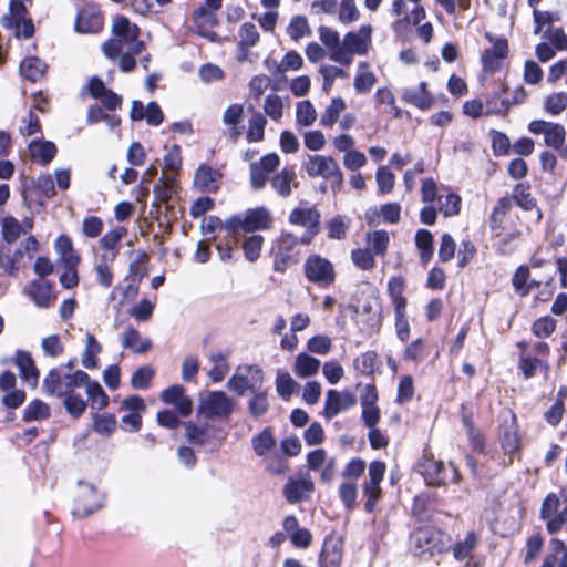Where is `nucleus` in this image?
Here are the masks:
<instances>
[{"mask_svg":"<svg viewBox=\"0 0 567 567\" xmlns=\"http://www.w3.org/2000/svg\"><path fill=\"white\" fill-rule=\"evenodd\" d=\"M113 38L102 44L103 53L111 60L116 59L123 49L133 47V52L141 53L144 49L143 41L138 40L140 29L131 23L126 17L118 16L113 20Z\"/></svg>","mask_w":567,"mask_h":567,"instance_id":"nucleus-1","label":"nucleus"},{"mask_svg":"<svg viewBox=\"0 0 567 567\" xmlns=\"http://www.w3.org/2000/svg\"><path fill=\"white\" fill-rule=\"evenodd\" d=\"M449 542L450 537L447 534L426 526L411 534L409 548L414 556H423L425 554L445 550L449 546Z\"/></svg>","mask_w":567,"mask_h":567,"instance_id":"nucleus-2","label":"nucleus"},{"mask_svg":"<svg viewBox=\"0 0 567 567\" xmlns=\"http://www.w3.org/2000/svg\"><path fill=\"white\" fill-rule=\"evenodd\" d=\"M265 374L257 364H239L233 375L228 379L227 389L238 396H244L247 392H255L262 388Z\"/></svg>","mask_w":567,"mask_h":567,"instance_id":"nucleus-3","label":"nucleus"},{"mask_svg":"<svg viewBox=\"0 0 567 567\" xmlns=\"http://www.w3.org/2000/svg\"><path fill=\"white\" fill-rule=\"evenodd\" d=\"M87 381V373L78 370L72 374H63L58 369H51L42 381V389L47 395L64 398L75 388Z\"/></svg>","mask_w":567,"mask_h":567,"instance_id":"nucleus-4","label":"nucleus"},{"mask_svg":"<svg viewBox=\"0 0 567 567\" xmlns=\"http://www.w3.org/2000/svg\"><path fill=\"white\" fill-rule=\"evenodd\" d=\"M372 45L371 25H361L357 31H350L343 35L339 64L349 66L354 55L368 54Z\"/></svg>","mask_w":567,"mask_h":567,"instance_id":"nucleus-5","label":"nucleus"},{"mask_svg":"<svg viewBox=\"0 0 567 567\" xmlns=\"http://www.w3.org/2000/svg\"><path fill=\"white\" fill-rule=\"evenodd\" d=\"M235 405V400L224 391H209L199 399L198 414L207 420H227Z\"/></svg>","mask_w":567,"mask_h":567,"instance_id":"nucleus-6","label":"nucleus"},{"mask_svg":"<svg viewBox=\"0 0 567 567\" xmlns=\"http://www.w3.org/2000/svg\"><path fill=\"white\" fill-rule=\"evenodd\" d=\"M303 167L310 177H322L330 181L333 189H339L342 186V172L337 161L331 156L309 155Z\"/></svg>","mask_w":567,"mask_h":567,"instance_id":"nucleus-7","label":"nucleus"},{"mask_svg":"<svg viewBox=\"0 0 567 567\" xmlns=\"http://www.w3.org/2000/svg\"><path fill=\"white\" fill-rule=\"evenodd\" d=\"M303 274L308 281L319 286L329 287L336 281V269L327 258L312 254L303 264Z\"/></svg>","mask_w":567,"mask_h":567,"instance_id":"nucleus-8","label":"nucleus"},{"mask_svg":"<svg viewBox=\"0 0 567 567\" xmlns=\"http://www.w3.org/2000/svg\"><path fill=\"white\" fill-rule=\"evenodd\" d=\"M321 214L316 207H296L293 208L288 220L291 225L301 226L305 233L301 236V244L309 245L320 231Z\"/></svg>","mask_w":567,"mask_h":567,"instance_id":"nucleus-9","label":"nucleus"},{"mask_svg":"<svg viewBox=\"0 0 567 567\" xmlns=\"http://www.w3.org/2000/svg\"><path fill=\"white\" fill-rule=\"evenodd\" d=\"M484 37L492 47L482 52V65L485 72L495 73L502 68L503 60H505L509 53L508 42L506 38L495 35L492 32H485Z\"/></svg>","mask_w":567,"mask_h":567,"instance_id":"nucleus-10","label":"nucleus"},{"mask_svg":"<svg viewBox=\"0 0 567 567\" xmlns=\"http://www.w3.org/2000/svg\"><path fill=\"white\" fill-rule=\"evenodd\" d=\"M103 495L91 484L80 483L72 514L85 517L103 507Z\"/></svg>","mask_w":567,"mask_h":567,"instance_id":"nucleus-11","label":"nucleus"},{"mask_svg":"<svg viewBox=\"0 0 567 567\" xmlns=\"http://www.w3.org/2000/svg\"><path fill=\"white\" fill-rule=\"evenodd\" d=\"M385 474V464L381 461H373L368 468L369 478L364 483L363 494L367 497L364 508L371 513L374 511L378 501L381 497L380 483L383 481Z\"/></svg>","mask_w":567,"mask_h":567,"instance_id":"nucleus-12","label":"nucleus"},{"mask_svg":"<svg viewBox=\"0 0 567 567\" xmlns=\"http://www.w3.org/2000/svg\"><path fill=\"white\" fill-rule=\"evenodd\" d=\"M423 476L429 485H442L447 482L457 483L461 475L452 464L447 466L442 461L426 460L422 465Z\"/></svg>","mask_w":567,"mask_h":567,"instance_id":"nucleus-13","label":"nucleus"},{"mask_svg":"<svg viewBox=\"0 0 567 567\" xmlns=\"http://www.w3.org/2000/svg\"><path fill=\"white\" fill-rule=\"evenodd\" d=\"M528 131L533 134H543L545 144L554 150H560L566 142V130L559 123L534 120L529 122Z\"/></svg>","mask_w":567,"mask_h":567,"instance_id":"nucleus-14","label":"nucleus"},{"mask_svg":"<svg viewBox=\"0 0 567 567\" xmlns=\"http://www.w3.org/2000/svg\"><path fill=\"white\" fill-rule=\"evenodd\" d=\"M280 163V158L276 153L262 156L258 162L250 164V184L256 190L261 189L268 182V175L272 173Z\"/></svg>","mask_w":567,"mask_h":567,"instance_id":"nucleus-15","label":"nucleus"},{"mask_svg":"<svg viewBox=\"0 0 567 567\" xmlns=\"http://www.w3.org/2000/svg\"><path fill=\"white\" fill-rule=\"evenodd\" d=\"M354 404L355 399L349 391L329 390L326 394L323 414L327 419H332Z\"/></svg>","mask_w":567,"mask_h":567,"instance_id":"nucleus-16","label":"nucleus"},{"mask_svg":"<svg viewBox=\"0 0 567 567\" xmlns=\"http://www.w3.org/2000/svg\"><path fill=\"white\" fill-rule=\"evenodd\" d=\"M14 364L19 370L22 381L31 389H35L39 384L40 372L30 352L18 350L14 355Z\"/></svg>","mask_w":567,"mask_h":567,"instance_id":"nucleus-17","label":"nucleus"},{"mask_svg":"<svg viewBox=\"0 0 567 567\" xmlns=\"http://www.w3.org/2000/svg\"><path fill=\"white\" fill-rule=\"evenodd\" d=\"M282 528L290 538L293 547L306 549L312 543V535L309 529L300 527L295 515H288L282 520Z\"/></svg>","mask_w":567,"mask_h":567,"instance_id":"nucleus-18","label":"nucleus"},{"mask_svg":"<svg viewBox=\"0 0 567 567\" xmlns=\"http://www.w3.org/2000/svg\"><path fill=\"white\" fill-rule=\"evenodd\" d=\"M315 489V484L310 476L300 478H289L284 486V495L287 502L296 504L302 499L309 498Z\"/></svg>","mask_w":567,"mask_h":567,"instance_id":"nucleus-19","label":"nucleus"},{"mask_svg":"<svg viewBox=\"0 0 567 567\" xmlns=\"http://www.w3.org/2000/svg\"><path fill=\"white\" fill-rule=\"evenodd\" d=\"M342 555V539L334 536L326 537L319 558L320 567H340Z\"/></svg>","mask_w":567,"mask_h":567,"instance_id":"nucleus-20","label":"nucleus"},{"mask_svg":"<svg viewBox=\"0 0 567 567\" xmlns=\"http://www.w3.org/2000/svg\"><path fill=\"white\" fill-rule=\"evenodd\" d=\"M27 293L39 308H50L55 301V296L52 291V284L44 279H35L31 281L27 289Z\"/></svg>","mask_w":567,"mask_h":567,"instance_id":"nucleus-21","label":"nucleus"},{"mask_svg":"<svg viewBox=\"0 0 567 567\" xmlns=\"http://www.w3.org/2000/svg\"><path fill=\"white\" fill-rule=\"evenodd\" d=\"M126 235L127 229L122 226L115 227L114 229L105 233L99 240L101 249L104 250V254L101 257H104V260L113 262L118 255L121 240Z\"/></svg>","mask_w":567,"mask_h":567,"instance_id":"nucleus-22","label":"nucleus"},{"mask_svg":"<svg viewBox=\"0 0 567 567\" xmlns=\"http://www.w3.org/2000/svg\"><path fill=\"white\" fill-rule=\"evenodd\" d=\"M102 24L99 9L94 6H86L78 13L75 29L81 33H95L101 30Z\"/></svg>","mask_w":567,"mask_h":567,"instance_id":"nucleus-23","label":"nucleus"},{"mask_svg":"<svg viewBox=\"0 0 567 567\" xmlns=\"http://www.w3.org/2000/svg\"><path fill=\"white\" fill-rule=\"evenodd\" d=\"M402 100L420 110H429L434 103V99L427 91V84L424 81H422L416 87L404 89Z\"/></svg>","mask_w":567,"mask_h":567,"instance_id":"nucleus-24","label":"nucleus"},{"mask_svg":"<svg viewBox=\"0 0 567 567\" xmlns=\"http://www.w3.org/2000/svg\"><path fill=\"white\" fill-rule=\"evenodd\" d=\"M245 231L251 233L256 230H265L271 227L272 218L269 209L266 207H257L248 209L244 214Z\"/></svg>","mask_w":567,"mask_h":567,"instance_id":"nucleus-25","label":"nucleus"},{"mask_svg":"<svg viewBox=\"0 0 567 567\" xmlns=\"http://www.w3.org/2000/svg\"><path fill=\"white\" fill-rule=\"evenodd\" d=\"M121 343L124 349H130L135 354L145 353L153 347L152 340L141 337L140 332L132 326L126 327L122 332Z\"/></svg>","mask_w":567,"mask_h":567,"instance_id":"nucleus-26","label":"nucleus"},{"mask_svg":"<svg viewBox=\"0 0 567 567\" xmlns=\"http://www.w3.org/2000/svg\"><path fill=\"white\" fill-rule=\"evenodd\" d=\"M270 184L279 196L286 198L299 186V181L293 169L284 168L271 178Z\"/></svg>","mask_w":567,"mask_h":567,"instance_id":"nucleus-27","label":"nucleus"},{"mask_svg":"<svg viewBox=\"0 0 567 567\" xmlns=\"http://www.w3.org/2000/svg\"><path fill=\"white\" fill-rule=\"evenodd\" d=\"M228 357V352L219 350L210 351L208 354V361L212 363V368L208 370L207 377L213 383H220L228 374L230 370Z\"/></svg>","mask_w":567,"mask_h":567,"instance_id":"nucleus-28","label":"nucleus"},{"mask_svg":"<svg viewBox=\"0 0 567 567\" xmlns=\"http://www.w3.org/2000/svg\"><path fill=\"white\" fill-rule=\"evenodd\" d=\"M319 40L322 42L328 51V56L331 61L339 63V52H341L342 40H340L339 32L330 27L321 25L318 29Z\"/></svg>","mask_w":567,"mask_h":567,"instance_id":"nucleus-29","label":"nucleus"},{"mask_svg":"<svg viewBox=\"0 0 567 567\" xmlns=\"http://www.w3.org/2000/svg\"><path fill=\"white\" fill-rule=\"evenodd\" d=\"M29 152L33 162L48 165L56 155V146L50 141L33 140L29 144Z\"/></svg>","mask_w":567,"mask_h":567,"instance_id":"nucleus-30","label":"nucleus"},{"mask_svg":"<svg viewBox=\"0 0 567 567\" xmlns=\"http://www.w3.org/2000/svg\"><path fill=\"white\" fill-rule=\"evenodd\" d=\"M220 173L206 164H202L195 173L194 185L203 192L216 190Z\"/></svg>","mask_w":567,"mask_h":567,"instance_id":"nucleus-31","label":"nucleus"},{"mask_svg":"<svg viewBox=\"0 0 567 567\" xmlns=\"http://www.w3.org/2000/svg\"><path fill=\"white\" fill-rule=\"evenodd\" d=\"M54 249L59 254L64 266L76 267L80 262V256L73 248L72 240L66 235H61L54 243Z\"/></svg>","mask_w":567,"mask_h":567,"instance_id":"nucleus-32","label":"nucleus"},{"mask_svg":"<svg viewBox=\"0 0 567 567\" xmlns=\"http://www.w3.org/2000/svg\"><path fill=\"white\" fill-rule=\"evenodd\" d=\"M478 544V536L474 532H467L463 539H460L452 547V554L454 559L472 560V553Z\"/></svg>","mask_w":567,"mask_h":567,"instance_id":"nucleus-33","label":"nucleus"},{"mask_svg":"<svg viewBox=\"0 0 567 567\" xmlns=\"http://www.w3.org/2000/svg\"><path fill=\"white\" fill-rule=\"evenodd\" d=\"M47 72V64L37 56H28L20 63V73L31 82L41 80Z\"/></svg>","mask_w":567,"mask_h":567,"instance_id":"nucleus-34","label":"nucleus"},{"mask_svg":"<svg viewBox=\"0 0 567 567\" xmlns=\"http://www.w3.org/2000/svg\"><path fill=\"white\" fill-rule=\"evenodd\" d=\"M320 361L308 353H299L293 363V372L297 377L306 379L318 373Z\"/></svg>","mask_w":567,"mask_h":567,"instance_id":"nucleus-35","label":"nucleus"},{"mask_svg":"<svg viewBox=\"0 0 567 567\" xmlns=\"http://www.w3.org/2000/svg\"><path fill=\"white\" fill-rule=\"evenodd\" d=\"M102 346L96 338L86 333L85 348L81 354V363L85 369L93 370L97 368V354L101 353Z\"/></svg>","mask_w":567,"mask_h":567,"instance_id":"nucleus-36","label":"nucleus"},{"mask_svg":"<svg viewBox=\"0 0 567 567\" xmlns=\"http://www.w3.org/2000/svg\"><path fill=\"white\" fill-rule=\"evenodd\" d=\"M83 385L85 386L87 400L93 409L103 410L109 405L110 400L107 394L97 381L90 380L89 374L87 381L83 382Z\"/></svg>","mask_w":567,"mask_h":567,"instance_id":"nucleus-37","label":"nucleus"},{"mask_svg":"<svg viewBox=\"0 0 567 567\" xmlns=\"http://www.w3.org/2000/svg\"><path fill=\"white\" fill-rule=\"evenodd\" d=\"M375 401L377 393L374 392V389L372 391H369L368 394L364 398H362L361 401L362 419L364 424L369 429L374 427L380 420V411L375 405Z\"/></svg>","mask_w":567,"mask_h":567,"instance_id":"nucleus-38","label":"nucleus"},{"mask_svg":"<svg viewBox=\"0 0 567 567\" xmlns=\"http://www.w3.org/2000/svg\"><path fill=\"white\" fill-rule=\"evenodd\" d=\"M369 64L367 62H360L358 64V73L354 76L353 86L357 93L365 94L377 83V76L373 72L368 70Z\"/></svg>","mask_w":567,"mask_h":567,"instance_id":"nucleus-39","label":"nucleus"},{"mask_svg":"<svg viewBox=\"0 0 567 567\" xmlns=\"http://www.w3.org/2000/svg\"><path fill=\"white\" fill-rule=\"evenodd\" d=\"M346 110V102L342 97H333L320 117V125L332 127L339 120L340 114Z\"/></svg>","mask_w":567,"mask_h":567,"instance_id":"nucleus-40","label":"nucleus"},{"mask_svg":"<svg viewBox=\"0 0 567 567\" xmlns=\"http://www.w3.org/2000/svg\"><path fill=\"white\" fill-rule=\"evenodd\" d=\"M405 282L402 277H392L388 282V293L393 305V309H403L408 306V300L403 296Z\"/></svg>","mask_w":567,"mask_h":567,"instance_id":"nucleus-41","label":"nucleus"},{"mask_svg":"<svg viewBox=\"0 0 567 567\" xmlns=\"http://www.w3.org/2000/svg\"><path fill=\"white\" fill-rule=\"evenodd\" d=\"M117 426L115 415L111 413H96L93 416V431L102 436H111Z\"/></svg>","mask_w":567,"mask_h":567,"instance_id":"nucleus-42","label":"nucleus"},{"mask_svg":"<svg viewBox=\"0 0 567 567\" xmlns=\"http://www.w3.org/2000/svg\"><path fill=\"white\" fill-rule=\"evenodd\" d=\"M318 118V113L309 100L300 101L296 104V122L300 126H311Z\"/></svg>","mask_w":567,"mask_h":567,"instance_id":"nucleus-43","label":"nucleus"},{"mask_svg":"<svg viewBox=\"0 0 567 567\" xmlns=\"http://www.w3.org/2000/svg\"><path fill=\"white\" fill-rule=\"evenodd\" d=\"M275 384L278 395L286 401L291 398L298 388V383L292 379L290 373L285 370L277 371Z\"/></svg>","mask_w":567,"mask_h":567,"instance_id":"nucleus-44","label":"nucleus"},{"mask_svg":"<svg viewBox=\"0 0 567 567\" xmlns=\"http://www.w3.org/2000/svg\"><path fill=\"white\" fill-rule=\"evenodd\" d=\"M439 212L445 217L455 216L461 209V197L452 192H446L437 196Z\"/></svg>","mask_w":567,"mask_h":567,"instance_id":"nucleus-45","label":"nucleus"},{"mask_svg":"<svg viewBox=\"0 0 567 567\" xmlns=\"http://www.w3.org/2000/svg\"><path fill=\"white\" fill-rule=\"evenodd\" d=\"M248 412L252 417H260L268 412L269 402L266 390H257L251 393V398L247 403Z\"/></svg>","mask_w":567,"mask_h":567,"instance_id":"nucleus-46","label":"nucleus"},{"mask_svg":"<svg viewBox=\"0 0 567 567\" xmlns=\"http://www.w3.org/2000/svg\"><path fill=\"white\" fill-rule=\"evenodd\" d=\"M251 444L255 453L258 456H265L275 447L276 440L272 436L271 430L266 427L259 434L252 436Z\"/></svg>","mask_w":567,"mask_h":567,"instance_id":"nucleus-47","label":"nucleus"},{"mask_svg":"<svg viewBox=\"0 0 567 567\" xmlns=\"http://www.w3.org/2000/svg\"><path fill=\"white\" fill-rule=\"evenodd\" d=\"M415 245L420 250L421 262L426 265L433 256V236L426 229H420L415 234Z\"/></svg>","mask_w":567,"mask_h":567,"instance_id":"nucleus-48","label":"nucleus"},{"mask_svg":"<svg viewBox=\"0 0 567 567\" xmlns=\"http://www.w3.org/2000/svg\"><path fill=\"white\" fill-rule=\"evenodd\" d=\"M543 107L553 116L559 115L567 107V92L559 91L547 95L544 99Z\"/></svg>","mask_w":567,"mask_h":567,"instance_id":"nucleus-49","label":"nucleus"},{"mask_svg":"<svg viewBox=\"0 0 567 567\" xmlns=\"http://www.w3.org/2000/svg\"><path fill=\"white\" fill-rule=\"evenodd\" d=\"M49 416V405L39 399L32 400L23 411V420L25 422L41 421L48 419Z\"/></svg>","mask_w":567,"mask_h":567,"instance_id":"nucleus-50","label":"nucleus"},{"mask_svg":"<svg viewBox=\"0 0 567 567\" xmlns=\"http://www.w3.org/2000/svg\"><path fill=\"white\" fill-rule=\"evenodd\" d=\"M319 72L323 79L322 91L326 93L331 91L336 79H347L349 76L346 70L337 65H322Z\"/></svg>","mask_w":567,"mask_h":567,"instance_id":"nucleus-51","label":"nucleus"},{"mask_svg":"<svg viewBox=\"0 0 567 567\" xmlns=\"http://www.w3.org/2000/svg\"><path fill=\"white\" fill-rule=\"evenodd\" d=\"M389 241V234L385 230H374L367 234L368 246L374 255H385Z\"/></svg>","mask_w":567,"mask_h":567,"instance_id":"nucleus-52","label":"nucleus"},{"mask_svg":"<svg viewBox=\"0 0 567 567\" xmlns=\"http://www.w3.org/2000/svg\"><path fill=\"white\" fill-rule=\"evenodd\" d=\"M267 120L261 113H255L249 120L247 140L250 143L261 142L265 137Z\"/></svg>","mask_w":567,"mask_h":567,"instance_id":"nucleus-53","label":"nucleus"},{"mask_svg":"<svg viewBox=\"0 0 567 567\" xmlns=\"http://www.w3.org/2000/svg\"><path fill=\"white\" fill-rule=\"evenodd\" d=\"M23 231V225L12 216L4 217L1 221V234L6 243H14Z\"/></svg>","mask_w":567,"mask_h":567,"instance_id":"nucleus-54","label":"nucleus"},{"mask_svg":"<svg viewBox=\"0 0 567 567\" xmlns=\"http://www.w3.org/2000/svg\"><path fill=\"white\" fill-rule=\"evenodd\" d=\"M287 33L293 41H298L303 37L310 35L311 29L307 18L303 16L293 17L287 27Z\"/></svg>","mask_w":567,"mask_h":567,"instance_id":"nucleus-55","label":"nucleus"},{"mask_svg":"<svg viewBox=\"0 0 567 567\" xmlns=\"http://www.w3.org/2000/svg\"><path fill=\"white\" fill-rule=\"evenodd\" d=\"M244 116V106L241 104H231L229 105L224 114H223V122L225 125L231 126L230 127V135L231 136H238L240 133L237 131L236 125L241 121Z\"/></svg>","mask_w":567,"mask_h":567,"instance_id":"nucleus-56","label":"nucleus"},{"mask_svg":"<svg viewBox=\"0 0 567 567\" xmlns=\"http://www.w3.org/2000/svg\"><path fill=\"white\" fill-rule=\"evenodd\" d=\"M285 104L282 99L277 94H269L264 102V112L272 121H280L284 116Z\"/></svg>","mask_w":567,"mask_h":567,"instance_id":"nucleus-57","label":"nucleus"},{"mask_svg":"<svg viewBox=\"0 0 567 567\" xmlns=\"http://www.w3.org/2000/svg\"><path fill=\"white\" fill-rule=\"evenodd\" d=\"M354 368L363 374H372L378 365V355L374 351H367L354 359Z\"/></svg>","mask_w":567,"mask_h":567,"instance_id":"nucleus-58","label":"nucleus"},{"mask_svg":"<svg viewBox=\"0 0 567 567\" xmlns=\"http://www.w3.org/2000/svg\"><path fill=\"white\" fill-rule=\"evenodd\" d=\"M264 245L261 235H252L246 238L243 244L244 255L247 260L255 261L259 258Z\"/></svg>","mask_w":567,"mask_h":567,"instance_id":"nucleus-59","label":"nucleus"},{"mask_svg":"<svg viewBox=\"0 0 567 567\" xmlns=\"http://www.w3.org/2000/svg\"><path fill=\"white\" fill-rule=\"evenodd\" d=\"M351 261L361 270H371L375 266L374 257L369 249H353L351 251Z\"/></svg>","mask_w":567,"mask_h":567,"instance_id":"nucleus-60","label":"nucleus"},{"mask_svg":"<svg viewBox=\"0 0 567 567\" xmlns=\"http://www.w3.org/2000/svg\"><path fill=\"white\" fill-rule=\"evenodd\" d=\"M512 200L524 210H532L536 207V202L532 197L528 187L517 185L513 190Z\"/></svg>","mask_w":567,"mask_h":567,"instance_id":"nucleus-61","label":"nucleus"},{"mask_svg":"<svg viewBox=\"0 0 567 567\" xmlns=\"http://www.w3.org/2000/svg\"><path fill=\"white\" fill-rule=\"evenodd\" d=\"M358 496V485L353 481H346L339 487V497L347 508H353Z\"/></svg>","mask_w":567,"mask_h":567,"instance_id":"nucleus-62","label":"nucleus"},{"mask_svg":"<svg viewBox=\"0 0 567 567\" xmlns=\"http://www.w3.org/2000/svg\"><path fill=\"white\" fill-rule=\"evenodd\" d=\"M349 229V223L341 216H334L327 224L328 237L330 239H344Z\"/></svg>","mask_w":567,"mask_h":567,"instance_id":"nucleus-63","label":"nucleus"},{"mask_svg":"<svg viewBox=\"0 0 567 567\" xmlns=\"http://www.w3.org/2000/svg\"><path fill=\"white\" fill-rule=\"evenodd\" d=\"M63 404L68 413L73 417H80L86 410V402L75 394L74 391L63 398Z\"/></svg>","mask_w":567,"mask_h":567,"instance_id":"nucleus-64","label":"nucleus"}]
</instances>
